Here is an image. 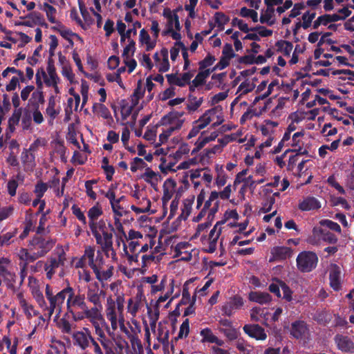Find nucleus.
<instances>
[{
  "instance_id": "f257e3e1",
  "label": "nucleus",
  "mask_w": 354,
  "mask_h": 354,
  "mask_svg": "<svg viewBox=\"0 0 354 354\" xmlns=\"http://www.w3.org/2000/svg\"><path fill=\"white\" fill-rule=\"evenodd\" d=\"M67 290V300H66V310L67 313L72 315V319L75 322H78L77 316L82 314V312L86 310L87 306L85 302V295L82 294L75 295V291L72 287L68 286Z\"/></svg>"
},
{
  "instance_id": "f03ea898",
  "label": "nucleus",
  "mask_w": 354,
  "mask_h": 354,
  "mask_svg": "<svg viewBox=\"0 0 354 354\" xmlns=\"http://www.w3.org/2000/svg\"><path fill=\"white\" fill-rule=\"evenodd\" d=\"M296 263L300 272H310L317 267L318 257L314 252L303 251L297 255Z\"/></svg>"
},
{
  "instance_id": "7ed1b4c3",
  "label": "nucleus",
  "mask_w": 354,
  "mask_h": 354,
  "mask_svg": "<svg viewBox=\"0 0 354 354\" xmlns=\"http://www.w3.org/2000/svg\"><path fill=\"white\" fill-rule=\"evenodd\" d=\"M55 241L53 239H45L39 235H35L29 241L28 247L30 251H36L40 255L46 254L55 245Z\"/></svg>"
},
{
  "instance_id": "20e7f679",
  "label": "nucleus",
  "mask_w": 354,
  "mask_h": 354,
  "mask_svg": "<svg viewBox=\"0 0 354 354\" xmlns=\"http://www.w3.org/2000/svg\"><path fill=\"white\" fill-rule=\"evenodd\" d=\"M66 296L67 290L66 288H65L57 292L55 296L48 298V301L49 302V306L46 307V308L48 311L49 317L52 316L54 312L56 313V317H58L60 315L62 310V306Z\"/></svg>"
},
{
  "instance_id": "39448f33",
  "label": "nucleus",
  "mask_w": 354,
  "mask_h": 354,
  "mask_svg": "<svg viewBox=\"0 0 354 354\" xmlns=\"http://www.w3.org/2000/svg\"><path fill=\"white\" fill-rule=\"evenodd\" d=\"M73 344L82 350L85 351L90 347V340H92V334L88 328H83L82 330L75 331L72 335Z\"/></svg>"
},
{
  "instance_id": "423d86ee",
  "label": "nucleus",
  "mask_w": 354,
  "mask_h": 354,
  "mask_svg": "<svg viewBox=\"0 0 354 354\" xmlns=\"http://www.w3.org/2000/svg\"><path fill=\"white\" fill-rule=\"evenodd\" d=\"M334 341L339 350L344 353H354V342L351 339L345 335L337 334L334 337Z\"/></svg>"
},
{
  "instance_id": "0eeeda50",
  "label": "nucleus",
  "mask_w": 354,
  "mask_h": 354,
  "mask_svg": "<svg viewBox=\"0 0 354 354\" xmlns=\"http://www.w3.org/2000/svg\"><path fill=\"white\" fill-rule=\"evenodd\" d=\"M243 305V299L239 295L230 297V299L223 306L222 311L226 316L230 317L233 310L241 308Z\"/></svg>"
},
{
  "instance_id": "6e6552de",
  "label": "nucleus",
  "mask_w": 354,
  "mask_h": 354,
  "mask_svg": "<svg viewBox=\"0 0 354 354\" xmlns=\"http://www.w3.org/2000/svg\"><path fill=\"white\" fill-rule=\"evenodd\" d=\"M272 257L269 261H284L290 258L292 254V250L286 246H275L271 250Z\"/></svg>"
},
{
  "instance_id": "1a4fd4ad",
  "label": "nucleus",
  "mask_w": 354,
  "mask_h": 354,
  "mask_svg": "<svg viewBox=\"0 0 354 354\" xmlns=\"http://www.w3.org/2000/svg\"><path fill=\"white\" fill-rule=\"evenodd\" d=\"M308 326L306 322L297 320L291 324L290 333L297 339H302L308 332Z\"/></svg>"
},
{
  "instance_id": "9d476101",
  "label": "nucleus",
  "mask_w": 354,
  "mask_h": 354,
  "mask_svg": "<svg viewBox=\"0 0 354 354\" xmlns=\"http://www.w3.org/2000/svg\"><path fill=\"white\" fill-rule=\"evenodd\" d=\"M104 294L105 292L103 290L100 289L98 283L95 282L88 288L86 297L87 299L93 304L94 306H101L100 297L102 295Z\"/></svg>"
},
{
  "instance_id": "9b49d317",
  "label": "nucleus",
  "mask_w": 354,
  "mask_h": 354,
  "mask_svg": "<svg viewBox=\"0 0 354 354\" xmlns=\"http://www.w3.org/2000/svg\"><path fill=\"white\" fill-rule=\"evenodd\" d=\"M341 268L338 265L335 263L331 264L329 271L330 286L335 291H339L341 289Z\"/></svg>"
},
{
  "instance_id": "f8f14e48",
  "label": "nucleus",
  "mask_w": 354,
  "mask_h": 354,
  "mask_svg": "<svg viewBox=\"0 0 354 354\" xmlns=\"http://www.w3.org/2000/svg\"><path fill=\"white\" fill-rule=\"evenodd\" d=\"M243 329L248 336L256 339L264 340L267 337L264 329L258 324H245Z\"/></svg>"
},
{
  "instance_id": "ddd939ff",
  "label": "nucleus",
  "mask_w": 354,
  "mask_h": 354,
  "mask_svg": "<svg viewBox=\"0 0 354 354\" xmlns=\"http://www.w3.org/2000/svg\"><path fill=\"white\" fill-rule=\"evenodd\" d=\"M321 207L320 202L313 196H307L298 205V208L303 212L318 209Z\"/></svg>"
},
{
  "instance_id": "4468645a",
  "label": "nucleus",
  "mask_w": 354,
  "mask_h": 354,
  "mask_svg": "<svg viewBox=\"0 0 354 354\" xmlns=\"http://www.w3.org/2000/svg\"><path fill=\"white\" fill-rule=\"evenodd\" d=\"M248 298L250 301L260 304H268L272 300V297L269 293L259 291L250 292Z\"/></svg>"
},
{
  "instance_id": "2eb2a0df",
  "label": "nucleus",
  "mask_w": 354,
  "mask_h": 354,
  "mask_svg": "<svg viewBox=\"0 0 354 354\" xmlns=\"http://www.w3.org/2000/svg\"><path fill=\"white\" fill-rule=\"evenodd\" d=\"M333 319L332 313L326 310H318L313 316V319L319 324L326 326L329 324Z\"/></svg>"
},
{
  "instance_id": "dca6fc26",
  "label": "nucleus",
  "mask_w": 354,
  "mask_h": 354,
  "mask_svg": "<svg viewBox=\"0 0 354 354\" xmlns=\"http://www.w3.org/2000/svg\"><path fill=\"white\" fill-rule=\"evenodd\" d=\"M336 13L333 15L324 14L317 18L313 24V29H317L321 25L327 26L329 23L336 22Z\"/></svg>"
},
{
  "instance_id": "f3484780",
  "label": "nucleus",
  "mask_w": 354,
  "mask_h": 354,
  "mask_svg": "<svg viewBox=\"0 0 354 354\" xmlns=\"http://www.w3.org/2000/svg\"><path fill=\"white\" fill-rule=\"evenodd\" d=\"M102 306H94V307L91 309L86 306V310L82 312V314H80L77 316V319L79 321L83 320L84 319H97L99 316V310L102 309Z\"/></svg>"
},
{
  "instance_id": "a211bd4d",
  "label": "nucleus",
  "mask_w": 354,
  "mask_h": 354,
  "mask_svg": "<svg viewBox=\"0 0 354 354\" xmlns=\"http://www.w3.org/2000/svg\"><path fill=\"white\" fill-rule=\"evenodd\" d=\"M109 306L106 309V316L108 320L110 321L111 327L113 330H115L118 327V318L115 312V305L114 302L109 303L108 300Z\"/></svg>"
},
{
  "instance_id": "6ab92c4d",
  "label": "nucleus",
  "mask_w": 354,
  "mask_h": 354,
  "mask_svg": "<svg viewBox=\"0 0 354 354\" xmlns=\"http://www.w3.org/2000/svg\"><path fill=\"white\" fill-rule=\"evenodd\" d=\"M184 115V112H178V111H172L169 113L168 114L164 115L159 122L157 124V127L164 126L167 124H172L176 120H178L180 118L183 117Z\"/></svg>"
},
{
  "instance_id": "aec40b11",
  "label": "nucleus",
  "mask_w": 354,
  "mask_h": 354,
  "mask_svg": "<svg viewBox=\"0 0 354 354\" xmlns=\"http://www.w3.org/2000/svg\"><path fill=\"white\" fill-rule=\"evenodd\" d=\"M195 197L194 196H192L190 198H186L183 201V207L182 208V212L178 217L179 220H186L189 216L192 207L194 203Z\"/></svg>"
},
{
  "instance_id": "412c9836",
  "label": "nucleus",
  "mask_w": 354,
  "mask_h": 354,
  "mask_svg": "<svg viewBox=\"0 0 354 354\" xmlns=\"http://www.w3.org/2000/svg\"><path fill=\"white\" fill-rule=\"evenodd\" d=\"M266 5L267 9L263 14L261 13L259 21L261 24L266 23L268 26H272L274 24V20H271V19L273 17L274 9L271 8V4L268 3V0H266Z\"/></svg>"
},
{
  "instance_id": "4be33fe9",
  "label": "nucleus",
  "mask_w": 354,
  "mask_h": 354,
  "mask_svg": "<svg viewBox=\"0 0 354 354\" xmlns=\"http://www.w3.org/2000/svg\"><path fill=\"white\" fill-rule=\"evenodd\" d=\"M102 238L104 240L103 243V252L106 254V256H109L108 253L110 251H112L114 255H115V252L113 250V234L111 232H108L106 231H103L102 232Z\"/></svg>"
},
{
  "instance_id": "5701e85b",
  "label": "nucleus",
  "mask_w": 354,
  "mask_h": 354,
  "mask_svg": "<svg viewBox=\"0 0 354 354\" xmlns=\"http://www.w3.org/2000/svg\"><path fill=\"white\" fill-rule=\"evenodd\" d=\"M216 107L207 110L203 115L194 122V124H198L199 126L203 125V129H204L211 122L210 115L216 114Z\"/></svg>"
},
{
  "instance_id": "b1692460",
  "label": "nucleus",
  "mask_w": 354,
  "mask_h": 354,
  "mask_svg": "<svg viewBox=\"0 0 354 354\" xmlns=\"http://www.w3.org/2000/svg\"><path fill=\"white\" fill-rule=\"evenodd\" d=\"M304 135V130H302L301 131L295 133L292 136V147H298V149H295L294 150H292V151L296 153L297 156H299V155H308V150L303 149V148L299 145V140H297V138L303 136Z\"/></svg>"
},
{
  "instance_id": "393cba45",
  "label": "nucleus",
  "mask_w": 354,
  "mask_h": 354,
  "mask_svg": "<svg viewBox=\"0 0 354 354\" xmlns=\"http://www.w3.org/2000/svg\"><path fill=\"white\" fill-rule=\"evenodd\" d=\"M99 281H106L113 275V266H111L106 270H97L96 267L92 269Z\"/></svg>"
},
{
  "instance_id": "a878e982",
  "label": "nucleus",
  "mask_w": 354,
  "mask_h": 354,
  "mask_svg": "<svg viewBox=\"0 0 354 354\" xmlns=\"http://www.w3.org/2000/svg\"><path fill=\"white\" fill-rule=\"evenodd\" d=\"M92 109L93 113H97L104 119H109L111 117L109 109L102 103H94Z\"/></svg>"
},
{
  "instance_id": "bb28decb",
  "label": "nucleus",
  "mask_w": 354,
  "mask_h": 354,
  "mask_svg": "<svg viewBox=\"0 0 354 354\" xmlns=\"http://www.w3.org/2000/svg\"><path fill=\"white\" fill-rule=\"evenodd\" d=\"M103 214L101 207L95 205L92 207L88 212V216L89 218V227H95V221L99 216Z\"/></svg>"
},
{
  "instance_id": "cd10ccee",
  "label": "nucleus",
  "mask_w": 354,
  "mask_h": 354,
  "mask_svg": "<svg viewBox=\"0 0 354 354\" xmlns=\"http://www.w3.org/2000/svg\"><path fill=\"white\" fill-rule=\"evenodd\" d=\"M212 73L209 68L201 71L192 80L194 86H199L205 84V79Z\"/></svg>"
},
{
  "instance_id": "c85d7f7f",
  "label": "nucleus",
  "mask_w": 354,
  "mask_h": 354,
  "mask_svg": "<svg viewBox=\"0 0 354 354\" xmlns=\"http://www.w3.org/2000/svg\"><path fill=\"white\" fill-rule=\"evenodd\" d=\"M188 104L187 105V109L189 111H196L203 103V97L197 99L196 97L193 95H189L188 96Z\"/></svg>"
},
{
  "instance_id": "c756f323",
  "label": "nucleus",
  "mask_w": 354,
  "mask_h": 354,
  "mask_svg": "<svg viewBox=\"0 0 354 354\" xmlns=\"http://www.w3.org/2000/svg\"><path fill=\"white\" fill-rule=\"evenodd\" d=\"M94 256H95L94 248L91 246H88V247L86 248L83 257H82L80 263L82 260L87 259L88 266L91 267V269H93V268L95 267L94 265Z\"/></svg>"
},
{
  "instance_id": "7c9ffc66",
  "label": "nucleus",
  "mask_w": 354,
  "mask_h": 354,
  "mask_svg": "<svg viewBox=\"0 0 354 354\" xmlns=\"http://www.w3.org/2000/svg\"><path fill=\"white\" fill-rule=\"evenodd\" d=\"M20 304L27 319H30L32 315L37 316L39 315V311L35 310L32 305H28L25 299H21L20 301Z\"/></svg>"
},
{
  "instance_id": "2f4dec72",
  "label": "nucleus",
  "mask_w": 354,
  "mask_h": 354,
  "mask_svg": "<svg viewBox=\"0 0 354 354\" xmlns=\"http://www.w3.org/2000/svg\"><path fill=\"white\" fill-rule=\"evenodd\" d=\"M43 10L46 12L47 19L50 23H57L55 19V14L57 10L53 6L48 4V3H44L43 4Z\"/></svg>"
},
{
  "instance_id": "473e14b6",
  "label": "nucleus",
  "mask_w": 354,
  "mask_h": 354,
  "mask_svg": "<svg viewBox=\"0 0 354 354\" xmlns=\"http://www.w3.org/2000/svg\"><path fill=\"white\" fill-rule=\"evenodd\" d=\"M3 280L6 284L8 289L13 291L15 290V283L16 281V274L13 272L8 271L5 275L2 277Z\"/></svg>"
},
{
  "instance_id": "72a5a7b5",
  "label": "nucleus",
  "mask_w": 354,
  "mask_h": 354,
  "mask_svg": "<svg viewBox=\"0 0 354 354\" xmlns=\"http://www.w3.org/2000/svg\"><path fill=\"white\" fill-rule=\"evenodd\" d=\"M279 84V80L277 79L274 80L271 82V83L268 85V91L266 93H263V95L257 96L254 101H253V105L256 104L260 100H263L268 97L272 92L273 88Z\"/></svg>"
},
{
  "instance_id": "f704fd0d",
  "label": "nucleus",
  "mask_w": 354,
  "mask_h": 354,
  "mask_svg": "<svg viewBox=\"0 0 354 354\" xmlns=\"http://www.w3.org/2000/svg\"><path fill=\"white\" fill-rule=\"evenodd\" d=\"M200 334L203 337L202 342L213 343L217 340V337L212 333V330L209 328L201 330Z\"/></svg>"
},
{
  "instance_id": "c9c22d12",
  "label": "nucleus",
  "mask_w": 354,
  "mask_h": 354,
  "mask_svg": "<svg viewBox=\"0 0 354 354\" xmlns=\"http://www.w3.org/2000/svg\"><path fill=\"white\" fill-rule=\"evenodd\" d=\"M189 333V319H185L180 326V330L177 337L174 338L176 342L179 339H182L183 337H186Z\"/></svg>"
},
{
  "instance_id": "e433bc0d",
  "label": "nucleus",
  "mask_w": 354,
  "mask_h": 354,
  "mask_svg": "<svg viewBox=\"0 0 354 354\" xmlns=\"http://www.w3.org/2000/svg\"><path fill=\"white\" fill-rule=\"evenodd\" d=\"M68 313L66 312L64 317L60 319L59 322H58V327L59 329H61L62 333L70 334L72 330V325L69 321L66 319V317L68 315Z\"/></svg>"
},
{
  "instance_id": "4c0bfd02",
  "label": "nucleus",
  "mask_w": 354,
  "mask_h": 354,
  "mask_svg": "<svg viewBox=\"0 0 354 354\" xmlns=\"http://www.w3.org/2000/svg\"><path fill=\"white\" fill-rule=\"evenodd\" d=\"M214 19L218 28L223 30L224 25L229 21L230 18L223 12H218L214 15Z\"/></svg>"
},
{
  "instance_id": "58836bf2",
  "label": "nucleus",
  "mask_w": 354,
  "mask_h": 354,
  "mask_svg": "<svg viewBox=\"0 0 354 354\" xmlns=\"http://www.w3.org/2000/svg\"><path fill=\"white\" fill-rule=\"evenodd\" d=\"M220 331L223 333L230 341L236 339L239 335V332L232 326L220 328Z\"/></svg>"
},
{
  "instance_id": "ea45409f",
  "label": "nucleus",
  "mask_w": 354,
  "mask_h": 354,
  "mask_svg": "<svg viewBox=\"0 0 354 354\" xmlns=\"http://www.w3.org/2000/svg\"><path fill=\"white\" fill-rule=\"evenodd\" d=\"M239 14L242 17H250L253 22L258 21V13L254 10L243 7L241 8Z\"/></svg>"
},
{
  "instance_id": "a19ab883",
  "label": "nucleus",
  "mask_w": 354,
  "mask_h": 354,
  "mask_svg": "<svg viewBox=\"0 0 354 354\" xmlns=\"http://www.w3.org/2000/svg\"><path fill=\"white\" fill-rule=\"evenodd\" d=\"M256 85L254 83H250L248 80L243 82L238 87L237 92L243 91L241 95H245L254 90Z\"/></svg>"
},
{
  "instance_id": "79ce46f5",
  "label": "nucleus",
  "mask_w": 354,
  "mask_h": 354,
  "mask_svg": "<svg viewBox=\"0 0 354 354\" xmlns=\"http://www.w3.org/2000/svg\"><path fill=\"white\" fill-rule=\"evenodd\" d=\"M320 234H322V240L325 242H327L330 244H334L337 242V236L332 232L325 230H320Z\"/></svg>"
},
{
  "instance_id": "37998d69",
  "label": "nucleus",
  "mask_w": 354,
  "mask_h": 354,
  "mask_svg": "<svg viewBox=\"0 0 354 354\" xmlns=\"http://www.w3.org/2000/svg\"><path fill=\"white\" fill-rule=\"evenodd\" d=\"M95 335L97 336V339L99 341L101 345H103L105 343L109 342L111 340L106 337L104 331L103 329L99 326L98 324L95 325Z\"/></svg>"
},
{
  "instance_id": "c03bdc74",
  "label": "nucleus",
  "mask_w": 354,
  "mask_h": 354,
  "mask_svg": "<svg viewBox=\"0 0 354 354\" xmlns=\"http://www.w3.org/2000/svg\"><path fill=\"white\" fill-rule=\"evenodd\" d=\"M144 94L145 90L142 89L140 82H139L131 96L133 106H136L138 103L139 100L144 96Z\"/></svg>"
},
{
  "instance_id": "a18cd8bd",
  "label": "nucleus",
  "mask_w": 354,
  "mask_h": 354,
  "mask_svg": "<svg viewBox=\"0 0 354 354\" xmlns=\"http://www.w3.org/2000/svg\"><path fill=\"white\" fill-rule=\"evenodd\" d=\"M216 58L214 55L211 54H207V55L201 61L199 62V70H205L206 68L212 66L215 62Z\"/></svg>"
},
{
  "instance_id": "49530a36",
  "label": "nucleus",
  "mask_w": 354,
  "mask_h": 354,
  "mask_svg": "<svg viewBox=\"0 0 354 354\" xmlns=\"http://www.w3.org/2000/svg\"><path fill=\"white\" fill-rule=\"evenodd\" d=\"M51 29L59 32L62 37H63L66 40L70 38V36H77V34L73 33L71 30L68 29H64V26L61 24H59L58 26H53Z\"/></svg>"
},
{
  "instance_id": "de8ad7c7",
  "label": "nucleus",
  "mask_w": 354,
  "mask_h": 354,
  "mask_svg": "<svg viewBox=\"0 0 354 354\" xmlns=\"http://www.w3.org/2000/svg\"><path fill=\"white\" fill-rule=\"evenodd\" d=\"M47 71L48 73V75L50 77V79L53 81V83L55 84H57L56 78L57 74H56V70L54 65V60L51 57H48V66H47Z\"/></svg>"
},
{
  "instance_id": "09e8293b",
  "label": "nucleus",
  "mask_w": 354,
  "mask_h": 354,
  "mask_svg": "<svg viewBox=\"0 0 354 354\" xmlns=\"http://www.w3.org/2000/svg\"><path fill=\"white\" fill-rule=\"evenodd\" d=\"M320 224H321V225L326 226L328 229H330L333 231L337 232L338 233H341V232H342L340 225L337 223L334 222L331 220H328V219L322 220L320 221Z\"/></svg>"
},
{
  "instance_id": "8fccbe9b",
  "label": "nucleus",
  "mask_w": 354,
  "mask_h": 354,
  "mask_svg": "<svg viewBox=\"0 0 354 354\" xmlns=\"http://www.w3.org/2000/svg\"><path fill=\"white\" fill-rule=\"evenodd\" d=\"M349 5L350 4H348L337 10V12L341 14L340 15L336 13V18L337 21H344L351 15L352 12L349 10V8H351Z\"/></svg>"
},
{
  "instance_id": "3c124183",
  "label": "nucleus",
  "mask_w": 354,
  "mask_h": 354,
  "mask_svg": "<svg viewBox=\"0 0 354 354\" xmlns=\"http://www.w3.org/2000/svg\"><path fill=\"white\" fill-rule=\"evenodd\" d=\"M48 189V185L41 181L37 182L35 185L34 192L37 198H42Z\"/></svg>"
},
{
  "instance_id": "603ef678",
  "label": "nucleus",
  "mask_w": 354,
  "mask_h": 354,
  "mask_svg": "<svg viewBox=\"0 0 354 354\" xmlns=\"http://www.w3.org/2000/svg\"><path fill=\"white\" fill-rule=\"evenodd\" d=\"M136 42L133 39H129V44L126 46L122 52V57L127 58L129 57V53H131V56H133L134 53L136 51Z\"/></svg>"
},
{
  "instance_id": "864d4df0",
  "label": "nucleus",
  "mask_w": 354,
  "mask_h": 354,
  "mask_svg": "<svg viewBox=\"0 0 354 354\" xmlns=\"http://www.w3.org/2000/svg\"><path fill=\"white\" fill-rule=\"evenodd\" d=\"M191 280L187 281L183 285L182 299H181L180 301L179 302L183 305L187 304L191 300L190 294H189V288H188V283Z\"/></svg>"
},
{
  "instance_id": "5fc2aeb1",
  "label": "nucleus",
  "mask_w": 354,
  "mask_h": 354,
  "mask_svg": "<svg viewBox=\"0 0 354 354\" xmlns=\"http://www.w3.org/2000/svg\"><path fill=\"white\" fill-rule=\"evenodd\" d=\"M40 72H41L43 77L45 79L46 84L48 86H50V84L49 82V80L47 79V75H46V73L45 71L44 70V68H39L36 73L35 77H36V84H37V88L41 89L43 86V83L41 82V76H39Z\"/></svg>"
},
{
  "instance_id": "6e6d98bb",
  "label": "nucleus",
  "mask_w": 354,
  "mask_h": 354,
  "mask_svg": "<svg viewBox=\"0 0 354 354\" xmlns=\"http://www.w3.org/2000/svg\"><path fill=\"white\" fill-rule=\"evenodd\" d=\"M280 286L283 291V299H285L288 301H290L292 299V292L290 287L283 281H280Z\"/></svg>"
},
{
  "instance_id": "4d7b16f0",
  "label": "nucleus",
  "mask_w": 354,
  "mask_h": 354,
  "mask_svg": "<svg viewBox=\"0 0 354 354\" xmlns=\"http://www.w3.org/2000/svg\"><path fill=\"white\" fill-rule=\"evenodd\" d=\"M73 214L77 217V218L81 221L84 225L86 223V218L83 212L76 205H73L71 207Z\"/></svg>"
},
{
  "instance_id": "13d9d810",
  "label": "nucleus",
  "mask_w": 354,
  "mask_h": 354,
  "mask_svg": "<svg viewBox=\"0 0 354 354\" xmlns=\"http://www.w3.org/2000/svg\"><path fill=\"white\" fill-rule=\"evenodd\" d=\"M232 25L233 26H237L239 30L243 32H249V27L248 24H245L242 19L234 17L232 20Z\"/></svg>"
},
{
  "instance_id": "bf43d9fd",
  "label": "nucleus",
  "mask_w": 354,
  "mask_h": 354,
  "mask_svg": "<svg viewBox=\"0 0 354 354\" xmlns=\"http://www.w3.org/2000/svg\"><path fill=\"white\" fill-rule=\"evenodd\" d=\"M145 179H151L155 180L156 181H159L161 180V176L158 173H156L153 170H151L149 167L147 168L145 172L142 176Z\"/></svg>"
},
{
  "instance_id": "052dcab7",
  "label": "nucleus",
  "mask_w": 354,
  "mask_h": 354,
  "mask_svg": "<svg viewBox=\"0 0 354 354\" xmlns=\"http://www.w3.org/2000/svg\"><path fill=\"white\" fill-rule=\"evenodd\" d=\"M173 132L174 129L169 127L167 130H165L162 133H160L159 136V142L156 145V147H158L162 144L166 142Z\"/></svg>"
},
{
  "instance_id": "680f3d73",
  "label": "nucleus",
  "mask_w": 354,
  "mask_h": 354,
  "mask_svg": "<svg viewBox=\"0 0 354 354\" xmlns=\"http://www.w3.org/2000/svg\"><path fill=\"white\" fill-rule=\"evenodd\" d=\"M275 202V199L273 196L268 197L263 203V206L261 208V212L263 213L269 212L272 207L273 204Z\"/></svg>"
},
{
  "instance_id": "e2e57ef3",
  "label": "nucleus",
  "mask_w": 354,
  "mask_h": 354,
  "mask_svg": "<svg viewBox=\"0 0 354 354\" xmlns=\"http://www.w3.org/2000/svg\"><path fill=\"white\" fill-rule=\"evenodd\" d=\"M20 18L22 19H32L35 24H38L40 21H42L44 17L40 12L34 11L28 14L25 17H21Z\"/></svg>"
},
{
  "instance_id": "0e129e2a",
  "label": "nucleus",
  "mask_w": 354,
  "mask_h": 354,
  "mask_svg": "<svg viewBox=\"0 0 354 354\" xmlns=\"http://www.w3.org/2000/svg\"><path fill=\"white\" fill-rule=\"evenodd\" d=\"M236 54L234 53L232 46L230 44H225L223 46L222 51V57H226L229 59L234 57Z\"/></svg>"
},
{
  "instance_id": "69168bd1",
  "label": "nucleus",
  "mask_w": 354,
  "mask_h": 354,
  "mask_svg": "<svg viewBox=\"0 0 354 354\" xmlns=\"http://www.w3.org/2000/svg\"><path fill=\"white\" fill-rule=\"evenodd\" d=\"M42 49V46L39 45L37 48L34 50L33 55L32 57H28L27 59V62L31 66L36 65L39 60L37 57L40 56V51Z\"/></svg>"
},
{
  "instance_id": "338daca9",
  "label": "nucleus",
  "mask_w": 354,
  "mask_h": 354,
  "mask_svg": "<svg viewBox=\"0 0 354 354\" xmlns=\"http://www.w3.org/2000/svg\"><path fill=\"white\" fill-rule=\"evenodd\" d=\"M166 77L169 84L183 87V84L180 81V77L177 76L176 73L167 74Z\"/></svg>"
},
{
  "instance_id": "774afa93",
  "label": "nucleus",
  "mask_w": 354,
  "mask_h": 354,
  "mask_svg": "<svg viewBox=\"0 0 354 354\" xmlns=\"http://www.w3.org/2000/svg\"><path fill=\"white\" fill-rule=\"evenodd\" d=\"M230 60L226 57H221L219 62L210 69L212 72L216 70H223L230 65Z\"/></svg>"
}]
</instances>
